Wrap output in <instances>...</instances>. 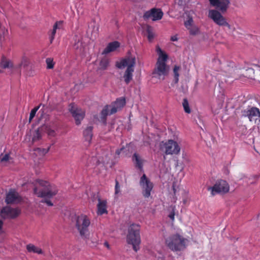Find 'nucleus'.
<instances>
[{
  "instance_id": "ddd939ff",
  "label": "nucleus",
  "mask_w": 260,
  "mask_h": 260,
  "mask_svg": "<svg viewBox=\"0 0 260 260\" xmlns=\"http://www.w3.org/2000/svg\"><path fill=\"white\" fill-rule=\"evenodd\" d=\"M220 11L217 10H210L209 11L208 17L211 19L214 23L219 26H222L226 20Z\"/></svg>"
},
{
  "instance_id": "f03ea898",
  "label": "nucleus",
  "mask_w": 260,
  "mask_h": 260,
  "mask_svg": "<svg viewBox=\"0 0 260 260\" xmlns=\"http://www.w3.org/2000/svg\"><path fill=\"white\" fill-rule=\"evenodd\" d=\"M156 51L158 57L152 72L153 77L163 80L168 75L170 70L169 67L166 63L168 55L159 46L156 47Z\"/></svg>"
},
{
  "instance_id": "a211bd4d",
  "label": "nucleus",
  "mask_w": 260,
  "mask_h": 260,
  "mask_svg": "<svg viewBox=\"0 0 260 260\" xmlns=\"http://www.w3.org/2000/svg\"><path fill=\"white\" fill-rule=\"evenodd\" d=\"M258 114H259V110L256 107H251L243 111V115L247 117L250 121H252L253 117L258 116Z\"/></svg>"
},
{
  "instance_id": "4be33fe9",
  "label": "nucleus",
  "mask_w": 260,
  "mask_h": 260,
  "mask_svg": "<svg viewBox=\"0 0 260 260\" xmlns=\"http://www.w3.org/2000/svg\"><path fill=\"white\" fill-rule=\"evenodd\" d=\"M93 126L91 125L88 126L84 131L83 135L86 141L89 143L91 142L92 137Z\"/></svg>"
},
{
  "instance_id": "3c124183",
  "label": "nucleus",
  "mask_w": 260,
  "mask_h": 260,
  "mask_svg": "<svg viewBox=\"0 0 260 260\" xmlns=\"http://www.w3.org/2000/svg\"><path fill=\"white\" fill-rule=\"evenodd\" d=\"M104 245L105 246H106L108 249L110 248V245H109V243L107 242H105L104 243Z\"/></svg>"
},
{
  "instance_id": "864d4df0",
  "label": "nucleus",
  "mask_w": 260,
  "mask_h": 260,
  "mask_svg": "<svg viewBox=\"0 0 260 260\" xmlns=\"http://www.w3.org/2000/svg\"><path fill=\"white\" fill-rule=\"evenodd\" d=\"M185 161H186V162H188H188H190V159H189V158H185Z\"/></svg>"
},
{
  "instance_id": "2eb2a0df",
  "label": "nucleus",
  "mask_w": 260,
  "mask_h": 260,
  "mask_svg": "<svg viewBox=\"0 0 260 260\" xmlns=\"http://www.w3.org/2000/svg\"><path fill=\"white\" fill-rule=\"evenodd\" d=\"M98 199V204L97 205L98 215H103L108 213L107 210V201L106 200H102L98 194H94V197Z\"/></svg>"
},
{
  "instance_id": "6e6552de",
  "label": "nucleus",
  "mask_w": 260,
  "mask_h": 260,
  "mask_svg": "<svg viewBox=\"0 0 260 260\" xmlns=\"http://www.w3.org/2000/svg\"><path fill=\"white\" fill-rule=\"evenodd\" d=\"M208 190H210L212 196L216 193L225 194L229 191L230 186L225 180H220L217 181L212 187H209Z\"/></svg>"
},
{
  "instance_id": "412c9836",
  "label": "nucleus",
  "mask_w": 260,
  "mask_h": 260,
  "mask_svg": "<svg viewBox=\"0 0 260 260\" xmlns=\"http://www.w3.org/2000/svg\"><path fill=\"white\" fill-rule=\"evenodd\" d=\"M132 159L135 164V166L140 170H142L143 169V160L141 158L140 156L138 154L135 153L132 157Z\"/></svg>"
},
{
  "instance_id": "1a4fd4ad",
  "label": "nucleus",
  "mask_w": 260,
  "mask_h": 260,
  "mask_svg": "<svg viewBox=\"0 0 260 260\" xmlns=\"http://www.w3.org/2000/svg\"><path fill=\"white\" fill-rule=\"evenodd\" d=\"M140 184L143 189V194L145 198H148L150 196L153 185L150 180L147 178L145 174L140 178Z\"/></svg>"
},
{
  "instance_id": "6ab92c4d",
  "label": "nucleus",
  "mask_w": 260,
  "mask_h": 260,
  "mask_svg": "<svg viewBox=\"0 0 260 260\" xmlns=\"http://www.w3.org/2000/svg\"><path fill=\"white\" fill-rule=\"evenodd\" d=\"M120 47V43L117 41H114L109 43L102 52V54H107L111 52L115 51Z\"/></svg>"
},
{
  "instance_id": "8fccbe9b",
  "label": "nucleus",
  "mask_w": 260,
  "mask_h": 260,
  "mask_svg": "<svg viewBox=\"0 0 260 260\" xmlns=\"http://www.w3.org/2000/svg\"><path fill=\"white\" fill-rule=\"evenodd\" d=\"M123 149H124V148L122 147L120 149L117 150L116 151V154H117V155H119V154L120 153L121 151Z\"/></svg>"
},
{
  "instance_id": "b1692460",
  "label": "nucleus",
  "mask_w": 260,
  "mask_h": 260,
  "mask_svg": "<svg viewBox=\"0 0 260 260\" xmlns=\"http://www.w3.org/2000/svg\"><path fill=\"white\" fill-rule=\"evenodd\" d=\"M43 132H44V127L42 126L35 130L34 131L33 137L32 139V142H35L39 140L41 138V133Z\"/></svg>"
},
{
  "instance_id": "9b49d317",
  "label": "nucleus",
  "mask_w": 260,
  "mask_h": 260,
  "mask_svg": "<svg viewBox=\"0 0 260 260\" xmlns=\"http://www.w3.org/2000/svg\"><path fill=\"white\" fill-rule=\"evenodd\" d=\"M163 12L160 9L152 8L147 11L143 15V18L145 20L152 19L153 21H156L162 18Z\"/></svg>"
},
{
  "instance_id": "393cba45",
  "label": "nucleus",
  "mask_w": 260,
  "mask_h": 260,
  "mask_svg": "<svg viewBox=\"0 0 260 260\" xmlns=\"http://www.w3.org/2000/svg\"><path fill=\"white\" fill-rule=\"evenodd\" d=\"M26 249L29 252H33L38 254L43 253V251L40 248H39L31 244H29L26 245Z\"/></svg>"
},
{
  "instance_id": "5701e85b",
  "label": "nucleus",
  "mask_w": 260,
  "mask_h": 260,
  "mask_svg": "<svg viewBox=\"0 0 260 260\" xmlns=\"http://www.w3.org/2000/svg\"><path fill=\"white\" fill-rule=\"evenodd\" d=\"M0 67L3 69L6 68H14V67L11 61L7 59L6 58H3L0 62Z\"/></svg>"
},
{
  "instance_id": "58836bf2",
  "label": "nucleus",
  "mask_w": 260,
  "mask_h": 260,
  "mask_svg": "<svg viewBox=\"0 0 260 260\" xmlns=\"http://www.w3.org/2000/svg\"><path fill=\"white\" fill-rule=\"evenodd\" d=\"M57 22L55 23L54 25H53V30L52 31V33H51V36L50 37V42L52 43L53 40L54 39V36L55 35V33H56V30L57 29Z\"/></svg>"
},
{
  "instance_id": "603ef678",
  "label": "nucleus",
  "mask_w": 260,
  "mask_h": 260,
  "mask_svg": "<svg viewBox=\"0 0 260 260\" xmlns=\"http://www.w3.org/2000/svg\"><path fill=\"white\" fill-rule=\"evenodd\" d=\"M253 178L255 180H258V178H259V176L257 175H254L253 176Z\"/></svg>"
},
{
  "instance_id": "423d86ee",
  "label": "nucleus",
  "mask_w": 260,
  "mask_h": 260,
  "mask_svg": "<svg viewBox=\"0 0 260 260\" xmlns=\"http://www.w3.org/2000/svg\"><path fill=\"white\" fill-rule=\"evenodd\" d=\"M75 226L80 235L82 238H86L88 233V227L90 224V220L88 217L84 214L75 216Z\"/></svg>"
},
{
  "instance_id": "7c9ffc66",
  "label": "nucleus",
  "mask_w": 260,
  "mask_h": 260,
  "mask_svg": "<svg viewBox=\"0 0 260 260\" xmlns=\"http://www.w3.org/2000/svg\"><path fill=\"white\" fill-rule=\"evenodd\" d=\"M41 106H43V107L45 106L44 105H42V104H40L38 107H35L32 110H31L30 113L29 118V123L31 122V121L33 119V118L35 117L37 111L38 110V109Z\"/></svg>"
},
{
  "instance_id": "4d7b16f0",
  "label": "nucleus",
  "mask_w": 260,
  "mask_h": 260,
  "mask_svg": "<svg viewBox=\"0 0 260 260\" xmlns=\"http://www.w3.org/2000/svg\"><path fill=\"white\" fill-rule=\"evenodd\" d=\"M92 159V160H94H94H96V159H95V158H92V159Z\"/></svg>"
},
{
  "instance_id": "c9c22d12",
  "label": "nucleus",
  "mask_w": 260,
  "mask_h": 260,
  "mask_svg": "<svg viewBox=\"0 0 260 260\" xmlns=\"http://www.w3.org/2000/svg\"><path fill=\"white\" fill-rule=\"evenodd\" d=\"M187 29L189 30L190 34L192 35H195L199 32L198 28L194 25H192Z\"/></svg>"
},
{
  "instance_id": "37998d69",
  "label": "nucleus",
  "mask_w": 260,
  "mask_h": 260,
  "mask_svg": "<svg viewBox=\"0 0 260 260\" xmlns=\"http://www.w3.org/2000/svg\"><path fill=\"white\" fill-rule=\"evenodd\" d=\"M115 193L118 194L120 191V186L119 185V183L117 180H116V184H115Z\"/></svg>"
},
{
  "instance_id": "dca6fc26",
  "label": "nucleus",
  "mask_w": 260,
  "mask_h": 260,
  "mask_svg": "<svg viewBox=\"0 0 260 260\" xmlns=\"http://www.w3.org/2000/svg\"><path fill=\"white\" fill-rule=\"evenodd\" d=\"M20 201V198L19 194L14 190H10L7 194L6 202L8 204L18 203Z\"/></svg>"
},
{
  "instance_id": "c756f323",
  "label": "nucleus",
  "mask_w": 260,
  "mask_h": 260,
  "mask_svg": "<svg viewBox=\"0 0 260 260\" xmlns=\"http://www.w3.org/2000/svg\"><path fill=\"white\" fill-rule=\"evenodd\" d=\"M254 71L252 68H248L246 70L244 76L250 79H254Z\"/></svg>"
},
{
  "instance_id": "7ed1b4c3",
  "label": "nucleus",
  "mask_w": 260,
  "mask_h": 260,
  "mask_svg": "<svg viewBox=\"0 0 260 260\" xmlns=\"http://www.w3.org/2000/svg\"><path fill=\"white\" fill-rule=\"evenodd\" d=\"M136 64L135 56H128L122 59L119 62H117L116 66L119 69H122L127 67L124 73L123 78L126 84H128L133 78V73L134 71V67Z\"/></svg>"
},
{
  "instance_id": "680f3d73",
  "label": "nucleus",
  "mask_w": 260,
  "mask_h": 260,
  "mask_svg": "<svg viewBox=\"0 0 260 260\" xmlns=\"http://www.w3.org/2000/svg\"><path fill=\"white\" fill-rule=\"evenodd\" d=\"M3 73V71L0 70V73Z\"/></svg>"
},
{
  "instance_id": "0eeeda50",
  "label": "nucleus",
  "mask_w": 260,
  "mask_h": 260,
  "mask_svg": "<svg viewBox=\"0 0 260 260\" xmlns=\"http://www.w3.org/2000/svg\"><path fill=\"white\" fill-rule=\"evenodd\" d=\"M160 149L164 151L166 155L178 154L180 151V147L178 143L172 140L167 142L162 141L159 144Z\"/></svg>"
},
{
  "instance_id": "c03bdc74",
  "label": "nucleus",
  "mask_w": 260,
  "mask_h": 260,
  "mask_svg": "<svg viewBox=\"0 0 260 260\" xmlns=\"http://www.w3.org/2000/svg\"><path fill=\"white\" fill-rule=\"evenodd\" d=\"M223 26L228 27L229 29H231V25L226 21V20H225L224 23L222 24V26Z\"/></svg>"
},
{
  "instance_id": "6e6d98bb",
  "label": "nucleus",
  "mask_w": 260,
  "mask_h": 260,
  "mask_svg": "<svg viewBox=\"0 0 260 260\" xmlns=\"http://www.w3.org/2000/svg\"><path fill=\"white\" fill-rule=\"evenodd\" d=\"M255 183V182H254V181H252V182H251V184H254Z\"/></svg>"
},
{
  "instance_id": "a878e982",
  "label": "nucleus",
  "mask_w": 260,
  "mask_h": 260,
  "mask_svg": "<svg viewBox=\"0 0 260 260\" xmlns=\"http://www.w3.org/2000/svg\"><path fill=\"white\" fill-rule=\"evenodd\" d=\"M109 65V60L107 58H103L100 61L99 69L105 70Z\"/></svg>"
},
{
  "instance_id": "4c0bfd02",
  "label": "nucleus",
  "mask_w": 260,
  "mask_h": 260,
  "mask_svg": "<svg viewBox=\"0 0 260 260\" xmlns=\"http://www.w3.org/2000/svg\"><path fill=\"white\" fill-rule=\"evenodd\" d=\"M115 127H116V129L117 130L118 127L117 126V123L116 122V121L115 120H112L109 124V131H112Z\"/></svg>"
},
{
  "instance_id": "052dcab7",
  "label": "nucleus",
  "mask_w": 260,
  "mask_h": 260,
  "mask_svg": "<svg viewBox=\"0 0 260 260\" xmlns=\"http://www.w3.org/2000/svg\"><path fill=\"white\" fill-rule=\"evenodd\" d=\"M87 165L88 166H90L89 163H88V164H87Z\"/></svg>"
},
{
  "instance_id": "ea45409f",
  "label": "nucleus",
  "mask_w": 260,
  "mask_h": 260,
  "mask_svg": "<svg viewBox=\"0 0 260 260\" xmlns=\"http://www.w3.org/2000/svg\"><path fill=\"white\" fill-rule=\"evenodd\" d=\"M193 23V20L191 18H189L188 20L185 22L184 24L187 28H188L189 27L191 26Z\"/></svg>"
},
{
  "instance_id": "f8f14e48",
  "label": "nucleus",
  "mask_w": 260,
  "mask_h": 260,
  "mask_svg": "<svg viewBox=\"0 0 260 260\" xmlns=\"http://www.w3.org/2000/svg\"><path fill=\"white\" fill-rule=\"evenodd\" d=\"M69 110L75 120L76 124L79 125L81 123V121L84 117V112L82 109L78 108L73 104L70 105Z\"/></svg>"
},
{
  "instance_id": "a19ab883",
  "label": "nucleus",
  "mask_w": 260,
  "mask_h": 260,
  "mask_svg": "<svg viewBox=\"0 0 260 260\" xmlns=\"http://www.w3.org/2000/svg\"><path fill=\"white\" fill-rule=\"evenodd\" d=\"M119 110L115 105H113L112 107L109 110L110 114H113Z\"/></svg>"
},
{
  "instance_id": "5fc2aeb1",
  "label": "nucleus",
  "mask_w": 260,
  "mask_h": 260,
  "mask_svg": "<svg viewBox=\"0 0 260 260\" xmlns=\"http://www.w3.org/2000/svg\"><path fill=\"white\" fill-rule=\"evenodd\" d=\"M233 71H234L233 68L230 69V73L232 74Z\"/></svg>"
},
{
  "instance_id": "09e8293b",
  "label": "nucleus",
  "mask_w": 260,
  "mask_h": 260,
  "mask_svg": "<svg viewBox=\"0 0 260 260\" xmlns=\"http://www.w3.org/2000/svg\"><path fill=\"white\" fill-rule=\"evenodd\" d=\"M107 110H103L102 111V114L104 116H105L106 115H107Z\"/></svg>"
},
{
  "instance_id": "e2e57ef3",
  "label": "nucleus",
  "mask_w": 260,
  "mask_h": 260,
  "mask_svg": "<svg viewBox=\"0 0 260 260\" xmlns=\"http://www.w3.org/2000/svg\"><path fill=\"white\" fill-rule=\"evenodd\" d=\"M233 30H234H234H235V28H233Z\"/></svg>"
},
{
  "instance_id": "79ce46f5",
  "label": "nucleus",
  "mask_w": 260,
  "mask_h": 260,
  "mask_svg": "<svg viewBox=\"0 0 260 260\" xmlns=\"http://www.w3.org/2000/svg\"><path fill=\"white\" fill-rule=\"evenodd\" d=\"M49 150V148H48L47 149H41V148H37V150L38 152H40L43 155H45V154H46L48 152Z\"/></svg>"
},
{
  "instance_id": "13d9d810",
  "label": "nucleus",
  "mask_w": 260,
  "mask_h": 260,
  "mask_svg": "<svg viewBox=\"0 0 260 260\" xmlns=\"http://www.w3.org/2000/svg\"><path fill=\"white\" fill-rule=\"evenodd\" d=\"M258 117L260 118V111H259V114H258Z\"/></svg>"
},
{
  "instance_id": "f257e3e1",
  "label": "nucleus",
  "mask_w": 260,
  "mask_h": 260,
  "mask_svg": "<svg viewBox=\"0 0 260 260\" xmlns=\"http://www.w3.org/2000/svg\"><path fill=\"white\" fill-rule=\"evenodd\" d=\"M37 182L42 188L40 190H38L37 187H35L34 189V193L38 197L44 198L41 201L42 203H45L47 205L52 206L53 204L49 199L57 193V189L55 186L51 185L47 181L38 180Z\"/></svg>"
},
{
  "instance_id": "49530a36",
  "label": "nucleus",
  "mask_w": 260,
  "mask_h": 260,
  "mask_svg": "<svg viewBox=\"0 0 260 260\" xmlns=\"http://www.w3.org/2000/svg\"><path fill=\"white\" fill-rule=\"evenodd\" d=\"M171 40L172 41H176L178 40V38L176 36H172L171 38Z\"/></svg>"
},
{
  "instance_id": "4468645a",
  "label": "nucleus",
  "mask_w": 260,
  "mask_h": 260,
  "mask_svg": "<svg viewBox=\"0 0 260 260\" xmlns=\"http://www.w3.org/2000/svg\"><path fill=\"white\" fill-rule=\"evenodd\" d=\"M211 5L215 7L222 13H225L230 4V0H209Z\"/></svg>"
},
{
  "instance_id": "9d476101",
  "label": "nucleus",
  "mask_w": 260,
  "mask_h": 260,
  "mask_svg": "<svg viewBox=\"0 0 260 260\" xmlns=\"http://www.w3.org/2000/svg\"><path fill=\"white\" fill-rule=\"evenodd\" d=\"M21 213L19 208H12L10 207H5L1 211L0 215L3 219L15 218Z\"/></svg>"
},
{
  "instance_id": "c85d7f7f",
  "label": "nucleus",
  "mask_w": 260,
  "mask_h": 260,
  "mask_svg": "<svg viewBox=\"0 0 260 260\" xmlns=\"http://www.w3.org/2000/svg\"><path fill=\"white\" fill-rule=\"evenodd\" d=\"M1 161L2 163H7L10 162L12 158L10 156L9 154H5L3 155L2 154L0 155Z\"/></svg>"
},
{
  "instance_id": "20e7f679",
  "label": "nucleus",
  "mask_w": 260,
  "mask_h": 260,
  "mask_svg": "<svg viewBox=\"0 0 260 260\" xmlns=\"http://www.w3.org/2000/svg\"><path fill=\"white\" fill-rule=\"evenodd\" d=\"M140 230V226L137 224H131L128 229L126 241L128 244L133 245V249L135 251H137L140 248L139 245L141 243Z\"/></svg>"
},
{
  "instance_id": "bb28decb",
  "label": "nucleus",
  "mask_w": 260,
  "mask_h": 260,
  "mask_svg": "<svg viewBox=\"0 0 260 260\" xmlns=\"http://www.w3.org/2000/svg\"><path fill=\"white\" fill-rule=\"evenodd\" d=\"M125 104V100L124 98L117 99L113 104L118 109L120 110Z\"/></svg>"
},
{
  "instance_id": "e433bc0d",
  "label": "nucleus",
  "mask_w": 260,
  "mask_h": 260,
  "mask_svg": "<svg viewBox=\"0 0 260 260\" xmlns=\"http://www.w3.org/2000/svg\"><path fill=\"white\" fill-rule=\"evenodd\" d=\"M180 69V67L178 66H175L174 69H173V72L175 78V83H177L178 81V77L179 76L178 71Z\"/></svg>"
},
{
  "instance_id": "72a5a7b5",
  "label": "nucleus",
  "mask_w": 260,
  "mask_h": 260,
  "mask_svg": "<svg viewBox=\"0 0 260 260\" xmlns=\"http://www.w3.org/2000/svg\"><path fill=\"white\" fill-rule=\"evenodd\" d=\"M46 62L47 64V68L48 69H52L54 68V62L53 59L52 58H47L46 59Z\"/></svg>"
},
{
  "instance_id": "39448f33",
  "label": "nucleus",
  "mask_w": 260,
  "mask_h": 260,
  "mask_svg": "<svg viewBox=\"0 0 260 260\" xmlns=\"http://www.w3.org/2000/svg\"><path fill=\"white\" fill-rule=\"evenodd\" d=\"M186 240L179 234H175L166 239V244L173 251H181L185 248Z\"/></svg>"
},
{
  "instance_id": "cd10ccee",
  "label": "nucleus",
  "mask_w": 260,
  "mask_h": 260,
  "mask_svg": "<svg viewBox=\"0 0 260 260\" xmlns=\"http://www.w3.org/2000/svg\"><path fill=\"white\" fill-rule=\"evenodd\" d=\"M8 35V30L5 28H2L0 29V43H2L6 40Z\"/></svg>"
},
{
  "instance_id": "f3484780",
  "label": "nucleus",
  "mask_w": 260,
  "mask_h": 260,
  "mask_svg": "<svg viewBox=\"0 0 260 260\" xmlns=\"http://www.w3.org/2000/svg\"><path fill=\"white\" fill-rule=\"evenodd\" d=\"M73 48L77 53L83 54L85 52V47L82 42L81 37L76 36L75 43L73 45Z\"/></svg>"
},
{
  "instance_id": "de8ad7c7",
  "label": "nucleus",
  "mask_w": 260,
  "mask_h": 260,
  "mask_svg": "<svg viewBox=\"0 0 260 260\" xmlns=\"http://www.w3.org/2000/svg\"><path fill=\"white\" fill-rule=\"evenodd\" d=\"M4 222L0 219V231L2 230Z\"/></svg>"
},
{
  "instance_id": "f704fd0d",
  "label": "nucleus",
  "mask_w": 260,
  "mask_h": 260,
  "mask_svg": "<svg viewBox=\"0 0 260 260\" xmlns=\"http://www.w3.org/2000/svg\"><path fill=\"white\" fill-rule=\"evenodd\" d=\"M42 127H44V132H46L48 135L51 136H55V131L53 129H51L47 126L44 125Z\"/></svg>"
},
{
  "instance_id": "473e14b6",
  "label": "nucleus",
  "mask_w": 260,
  "mask_h": 260,
  "mask_svg": "<svg viewBox=\"0 0 260 260\" xmlns=\"http://www.w3.org/2000/svg\"><path fill=\"white\" fill-rule=\"evenodd\" d=\"M147 38L150 42H151L154 38V34L151 30L150 26H148L147 28Z\"/></svg>"
},
{
  "instance_id": "bf43d9fd",
  "label": "nucleus",
  "mask_w": 260,
  "mask_h": 260,
  "mask_svg": "<svg viewBox=\"0 0 260 260\" xmlns=\"http://www.w3.org/2000/svg\"><path fill=\"white\" fill-rule=\"evenodd\" d=\"M183 203H184V204H185L186 201H185V200H184V201H183Z\"/></svg>"
},
{
  "instance_id": "a18cd8bd",
  "label": "nucleus",
  "mask_w": 260,
  "mask_h": 260,
  "mask_svg": "<svg viewBox=\"0 0 260 260\" xmlns=\"http://www.w3.org/2000/svg\"><path fill=\"white\" fill-rule=\"evenodd\" d=\"M174 216H175V213L173 211L172 213H171L169 215V217L172 220H174Z\"/></svg>"
},
{
  "instance_id": "aec40b11",
  "label": "nucleus",
  "mask_w": 260,
  "mask_h": 260,
  "mask_svg": "<svg viewBox=\"0 0 260 260\" xmlns=\"http://www.w3.org/2000/svg\"><path fill=\"white\" fill-rule=\"evenodd\" d=\"M29 64V59L25 56H24L22 58L20 62L17 64L15 67H14V69L18 70L19 73L21 72V69L22 68H26Z\"/></svg>"
},
{
  "instance_id": "2f4dec72",
  "label": "nucleus",
  "mask_w": 260,
  "mask_h": 260,
  "mask_svg": "<svg viewBox=\"0 0 260 260\" xmlns=\"http://www.w3.org/2000/svg\"><path fill=\"white\" fill-rule=\"evenodd\" d=\"M182 106L183 107L185 112L187 113H190L191 112L190 109L189 108V103L186 99H184L182 102Z\"/></svg>"
}]
</instances>
